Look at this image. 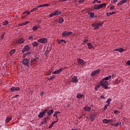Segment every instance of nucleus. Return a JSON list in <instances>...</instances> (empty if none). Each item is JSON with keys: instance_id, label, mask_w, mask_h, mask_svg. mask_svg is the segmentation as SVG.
Segmentation results:
<instances>
[{"instance_id": "obj_1", "label": "nucleus", "mask_w": 130, "mask_h": 130, "mask_svg": "<svg viewBox=\"0 0 130 130\" xmlns=\"http://www.w3.org/2000/svg\"><path fill=\"white\" fill-rule=\"evenodd\" d=\"M100 84L102 85V87H103V88H104L105 90H107V89H110V87L107 86L108 85H109V83L107 81L102 79V80L100 82Z\"/></svg>"}, {"instance_id": "obj_2", "label": "nucleus", "mask_w": 130, "mask_h": 130, "mask_svg": "<svg viewBox=\"0 0 130 130\" xmlns=\"http://www.w3.org/2000/svg\"><path fill=\"white\" fill-rule=\"evenodd\" d=\"M103 25V22L95 23L91 24L92 27H93V30H97L99 29L100 27H101Z\"/></svg>"}, {"instance_id": "obj_3", "label": "nucleus", "mask_w": 130, "mask_h": 130, "mask_svg": "<svg viewBox=\"0 0 130 130\" xmlns=\"http://www.w3.org/2000/svg\"><path fill=\"white\" fill-rule=\"evenodd\" d=\"M106 4H101L99 5H95L93 7L94 10H100V9H102V8H104L106 7Z\"/></svg>"}, {"instance_id": "obj_4", "label": "nucleus", "mask_w": 130, "mask_h": 130, "mask_svg": "<svg viewBox=\"0 0 130 130\" xmlns=\"http://www.w3.org/2000/svg\"><path fill=\"white\" fill-rule=\"evenodd\" d=\"M47 111H48V109L46 108L44 111L39 114L38 117L40 118H43L45 114H46V112H47Z\"/></svg>"}, {"instance_id": "obj_5", "label": "nucleus", "mask_w": 130, "mask_h": 130, "mask_svg": "<svg viewBox=\"0 0 130 130\" xmlns=\"http://www.w3.org/2000/svg\"><path fill=\"white\" fill-rule=\"evenodd\" d=\"M22 64L25 67H30V60L28 58H24L22 60Z\"/></svg>"}, {"instance_id": "obj_6", "label": "nucleus", "mask_w": 130, "mask_h": 130, "mask_svg": "<svg viewBox=\"0 0 130 130\" xmlns=\"http://www.w3.org/2000/svg\"><path fill=\"white\" fill-rule=\"evenodd\" d=\"M71 34H73L72 31H64L62 32V36L63 37H68V36H70Z\"/></svg>"}, {"instance_id": "obj_7", "label": "nucleus", "mask_w": 130, "mask_h": 130, "mask_svg": "<svg viewBox=\"0 0 130 130\" xmlns=\"http://www.w3.org/2000/svg\"><path fill=\"white\" fill-rule=\"evenodd\" d=\"M38 42L40 43H43L45 44V43H47V39L46 38H40L38 40Z\"/></svg>"}, {"instance_id": "obj_8", "label": "nucleus", "mask_w": 130, "mask_h": 130, "mask_svg": "<svg viewBox=\"0 0 130 130\" xmlns=\"http://www.w3.org/2000/svg\"><path fill=\"white\" fill-rule=\"evenodd\" d=\"M30 50V47H29V45H25L23 50H22V53H24V52H27V51H29Z\"/></svg>"}, {"instance_id": "obj_9", "label": "nucleus", "mask_w": 130, "mask_h": 130, "mask_svg": "<svg viewBox=\"0 0 130 130\" xmlns=\"http://www.w3.org/2000/svg\"><path fill=\"white\" fill-rule=\"evenodd\" d=\"M103 123H106L107 124V123H110V122H113V120L112 119H104L102 121Z\"/></svg>"}, {"instance_id": "obj_10", "label": "nucleus", "mask_w": 130, "mask_h": 130, "mask_svg": "<svg viewBox=\"0 0 130 130\" xmlns=\"http://www.w3.org/2000/svg\"><path fill=\"white\" fill-rule=\"evenodd\" d=\"M99 72H100V69H98L96 70H95L94 71L91 72V76L94 77V76H96V75H97Z\"/></svg>"}, {"instance_id": "obj_11", "label": "nucleus", "mask_w": 130, "mask_h": 130, "mask_svg": "<svg viewBox=\"0 0 130 130\" xmlns=\"http://www.w3.org/2000/svg\"><path fill=\"white\" fill-rule=\"evenodd\" d=\"M61 72H62V69H60L58 70H56V71H55L54 72H53L52 73V74L53 75H58V74H60L61 73Z\"/></svg>"}, {"instance_id": "obj_12", "label": "nucleus", "mask_w": 130, "mask_h": 130, "mask_svg": "<svg viewBox=\"0 0 130 130\" xmlns=\"http://www.w3.org/2000/svg\"><path fill=\"white\" fill-rule=\"evenodd\" d=\"M53 112H54V110H53V109L48 110V111L46 112V113L47 115L50 116V115H52V114H53Z\"/></svg>"}, {"instance_id": "obj_13", "label": "nucleus", "mask_w": 130, "mask_h": 130, "mask_svg": "<svg viewBox=\"0 0 130 130\" xmlns=\"http://www.w3.org/2000/svg\"><path fill=\"white\" fill-rule=\"evenodd\" d=\"M43 121L40 122V125L41 124H44V123H47V120H48V117H44Z\"/></svg>"}, {"instance_id": "obj_14", "label": "nucleus", "mask_w": 130, "mask_h": 130, "mask_svg": "<svg viewBox=\"0 0 130 130\" xmlns=\"http://www.w3.org/2000/svg\"><path fill=\"white\" fill-rule=\"evenodd\" d=\"M114 51H119V52H120L121 53H122V52H123V51H125V49H123V48H117L116 49L114 50Z\"/></svg>"}, {"instance_id": "obj_15", "label": "nucleus", "mask_w": 130, "mask_h": 130, "mask_svg": "<svg viewBox=\"0 0 130 130\" xmlns=\"http://www.w3.org/2000/svg\"><path fill=\"white\" fill-rule=\"evenodd\" d=\"M53 15L54 16H59V15H61V12L58 11L57 10H55Z\"/></svg>"}, {"instance_id": "obj_16", "label": "nucleus", "mask_w": 130, "mask_h": 130, "mask_svg": "<svg viewBox=\"0 0 130 130\" xmlns=\"http://www.w3.org/2000/svg\"><path fill=\"white\" fill-rule=\"evenodd\" d=\"M77 61L78 62V63H79V64H85V63H86V62L84 61V60H83L82 59H78L77 60Z\"/></svg>"}, {"instance_id": "obj_17", "label": "nucleus", "mask_w": 130, "mask_h": 130, "mask_svg": "<svg viewBox=\"0 0 130 130\" xmlns=\"http://www.w3.org/2000/svg\"><path fill=\"white\" fill-rule=\"evenodd\" d=\"M127 2L126 0H121L117 4V6H121V5H123V4H125Z\"/></svg>"}, {"instance_id": "obj_18", "label": "nucleus", "mask_w": 130, "mask_h": 130, "mask_svg": "<svg viewBox=\"0 0 130 130\" xmlns=\"http://www.w3.org/2000/svg\"><path fill=\"white\" fill-rule=\"evenodd\" d=\"M72 83H78V78H77V77H76V76L72 77Z\"/></svg>"}, {"instance_id": "obj_19", "label": "nucleus", "mask_w": 130, "mask_h": 130, "mask_svg": "<svg viewBox=\"0 0 130 130\" xmlns=\"http://www.w3.org/2000/svg\"><path fill=\"white\" fill-rule=\"evenodd\" d=\"M24 42H25V39H24L23 38H21L18 41V43L19 44H22V43H24Z\"/></svg>"}, {"instance_id": "obj_20", "label": "nucleus", "mask_w": 130, "mask_h": 130, "mask_svg": "<svg viewBox=\"0 0 130 130\" xmlns=\"http://www.w3.org/2000/svg\"><path fill=\"white\" fill-rule=\"evenodd\" d=\"M89 118L91 121H93V120H95V118H96V114H94L90 116Z\"/></svg>"}, {"instance_id": "obj_21", "label": "nucleus", "mask_w": 130, "mask_h": 130, "mask_svg": "<svg viewBox=\"0 0 130 130\" xmlns=\"http://www.w3.org/2000/svg\"><path fill=\"white\" fill-rule=\"evenodd\" d=\"M57 121H58V119H57L56 121H53V122L51 123L50 126H49L48 128H52V126H53L54 123H56V122H57Z\"/></svg>"}, {"instance_id": "obj_22", "label": "nucleus", "mask_w": 130, "mask_h": 130, "mask_svg": "<svg viewBox=\"0 0 130 130\" xmlns=\"http://www.w3.org/2000/svg\"><path fill=\"white\" fill-rule=\"evenodd\" d=\"M10 120H12V117H7L5 120V123H9Z\"/></svg>"}, {"instance_id": "obj_23", "label": "nucleus", "mask_w": 130, "mask_h": 130, "mask_svg": "<svg viewBox=\"0 0 130 130\" xmlns=\"http://www.w3.org/2000/svg\"><path fill=\"white\" fill-rule=\"evenodd\" d=\"M87 45L88 46L89 49H92V48H94V46H93V45H92L91 43H87Z\"/></svg>"}, {"instance_id": "obj_24", "label": "nucleus", "mask_w": 130, "mask_h": 130, "mask_svg": "<svg viewBox=\"0 0 130 130\" xmlns=\"http://www.w3.org/2000/svg\"><path fill=\"white\" fill-rule=\"evenodd\" d=\"M33 47H37L39 45V44L37 42H34L32 44Z\"/></svg>"}, {"instance_id": "obj_25", "label": "nucleus", "mask_w": 130, "mask_h": 130, "mask_svg": "<svg viewBox=\"0 0 130 130\" xmlns=\"http://www.w3.org/2000/svg\"><path fill=\"white\" fill-rule=\"evenodd\" d=\"M85 111H91V108L89 106H85L84 108Z\"/></svg>"}, {"instance_id": "obj_26", "label": "nucleus", "mask_w": 130, "mask_h": 130, "mask_svg": "<svg viewBox=\"0 0 130 130\" xmlns=\"http://www.w3.org/2000/svg\"><path fill=\"white\" fill-rule=\"evenodd\" d=\"M57 42H58L59 44H60L61 42H63L64 43H67V41H66V40H57Z\"/></svg>"}, {"instance_id": "obj_27", "label": "nucleus", "mask_w": 130, "mask_h": 130, "mask_svg": "<svg viewBox=\"0 0 130 130\" xmlns=\"http://www.w3.org/2000/svg\"><path fill=\"white\" fill-rule=\"evenodd\" d=\"M115 14H116V12H110V13H107V16L108 17H109V16H111V15H115Z\"/></svg>"}, {"instance_id": "obj_28", "label": "nucleus", "mask_w": 130, "mask_h": 130, "mask_svg": "<svg viewBox=\"0 0 130 130\" xmlns=\"http://www.w3.org/2000/svg\"><path fill=\"white\" fill-rule=\"evenodd\" d=\"M58 113H60V112L59 111H55L53 115V116H56V118H57V114H58Z\"/></svg>"}, {"instance_id": "obj_29", "label": "nucleus", "mask_w": 130, "mask_h": 130, "mask_svg": "<svg viewBox=\"0 0 130 130\" xmlns=\"http://www.w3.org/2000/svg\"><path fill=\"white\" fill-rule=\"evenodd\" d=\"M111 99L109 98L108 100L106 101V103H108L107 105L109 106V105H110V102H111Z\"/></svg>"}, {"instance_id": "obj_30", "label": "nucleus", "mask_w": 130, "mask_h": 130, "mask_svg": "<svg viewBox=\"0 0 130 130\" xmlns=\"http://www.w3.org/2000/svg\"><path fill=\"white\" fill-rule=\"evenodd\" d=\"M101 86H102V85L100 83V84L96 85L94 89L95 90H98V89H99V88H100Z\"/></svg>"}, {"instance_id": "obj_31", "label": "nucleus", "mask_w": 130, "mask_h": 130, "mask_svg": "<svg viewBox=\"0 0 130 130\" xmlns=\"http://www.w3.org/2000/svg\"><path fill=\"white\" fill-rule=\"evenodd\" d=\"M14 52H16V50L15 49H12L10 51V55H13V54L14 53Z\"/></svg>"}, {"instance_id": "obj_32", "label": "nucleus", "mask_w": 130, "mask_h": 130, "mask_svg": "<svg viewBox=\"0 0 130 130\" xmlns=\"http://www.w3.org/2000/svg\"><path fill=\"white\" fill-rule=\"evenodd\" d=\"M82 97H83V94L77 93V98H78V99H80V98H82Z\"/></svg>"}, {"instance_id": "obj_33", "label": "nucleus", "mask_w": 130, "mask_h": 130, "mask_svg": "<svg viewBox=\"0 0 130 130\" xmlns=\"http://www.w3.org/2000/svg\"><path fill=\"white\" fill-rule=\"evenodd\" d=\"M38 59H39V57H36L34 59H31V62L34 61L35 62H36V61H38Z\"/></svg>"}, {"instance_id": "obj_34", "label": "nucleus", "mask_w": 130, "mask_h": 130, "mask_svg": "<svg viewBox=\"0 0 130 130\" xmlns=\"http://www.w3.org/2000/svg\"><path fill=\"white\" fill-rule=\"evenodd\" d=\"M49 54V50H46L45 52H44V55L45 56H47V55Z\"/></svg>"}, {"instance_id": "obj_35", "label": "nucleus", "mask_w": 130, "mask_h": 130, "mask_svg": "<svg viewBox=\"0 0 130 130\" xmlns=\"http://www.w3.org/2000/svg\"><path fill=\"white\" fill-rule=\"evenodd\" d=\"M64 20H63V18H59V23H60V24H61L62 23H63V21H64Z\"/></svg>"}, {"instance_id": "obj_36", "label": "nucleus", "mask_w": 130, "mask_h": 130, "mask_svg": "<svg viewBox=\"0 0 130 130\" xmlns=\"http://www.w3.org/2000/svg\"><path fill=\"white\" fill-rule=\"evenodd\" d=\"M32 30H33V31H36V30H38V26H34L32 27Z\"/></svg>"}, {"instance_id": "obj_37", "label": "nucleus", "mask_w": 130, "mask_h": 130, "mask_svg": "<svg viewBox=\"0 0 130 130\" xmlns=\"http://www.w3.org/2000/svg\"><path fill=\"white\" fill-rule=\"evenodd\" d=\"M11 90L12 92H15V91H16V87H11Z\"/></svg>"}, {"instance_id": "obj_38", "label": "nucleus", "mask_w": 130, "mask_h": 130, "mask_svg": "<svg viewBox=\"0 0 130 130\" xmlns=\"http://www.w3.org/2000/svg\"><path fill=\"white\" fill-rule=\"evenodd\" d=\"M37 10H38V8H33L32 9H31L30 12H35V11H37Z\"/></svg>"}, {"instance_id": "obj_39", "label": "nucleus", "mask_w": 130, "mask_h": 130, "mask_svg": "<svg viewBox=\"0 0 130 130\" xmlns=\"http://www.w3.org/2000/svg\"><path fill=\"white\" fill-rule=\"evenodd\" d=\"M8 24H9V21H5L3 22V25H4V26L8 25Z\"/></svg>"}, {"instance_id": "obj_40", "label": "nucleus", "mask_w": 130, "mask_h": 130, "mask_svg": "<svg viewBox=\"0 0 130 130\" xmlns=\"http://www.w3.org/2000/svg\"><path fill=\"white\" fill-rule=\"evenodd\" d=\"M94 16H95V13H91L90 14V18H93V17H94Z\"/></svg>"}, {"instance_id": "obj_41", "label": "nucleus", "mask_w": 130, "mask_h": 130, "mask_svg": "<svg viewBox=\"0 0 130 130\" xmlns=\"http://www.w3.org/2000/svg\"><path fill=\"white\" fill-rule=\"evenodd\" d=\"M100 98L101 99H103V100L106 99V98L104 96V95H101Z\"/></svg>"}, {"instance_id": "obj_42", "label": "nucleus", "mask_w": 130, "mask_h": 130, "mask_svg": "<svg viewBox=\"0 0 130 130\" xmlns=\"http://www.w3.org/2000/svg\"><path fill=\"white\" fill-rule=\"evenodd\" d=\"M21 88L19 87H15V91H20Z\"/></svg>"}, {"instance_id": "obj_43", "label": "nucleus", "mask_w": 130, "mask_h": 130, "mask_svg": "<svg viewBox=\"0 0 130 130\" xmlns=\"http://www.w3.org/2000/svg\"><path fill=\"white\" fill-rule=\"evenodd\" d=\"M120 124H121V122L119 123H117L116 124H115V126H118V125H120Z\"/></svg>"}, {"instance_id": "obj_44", "label": "nucleus", "mask_w": 130, "mask_h": 130, "mask_svg": "<svg viewBox=\"0 0 130 130\" xmlns=\"http://www.w3.org/2000/svg\"><path fill=\"white\" fill-rule=\"evenodd\" d=\"M78 3H79V4H81L82 3H85V0H79L78 1Z\"/></svg>"}, {"instance_id": "obj_45", "label": "nucleus", "mask_w": 130, "mask_h": 130, "mask_svg": "<svg viewBox=\"0 0 130 130\" xmlns=\"http://www.w3.org/2000/svg\"><path fill=\"white\" fill-rule=\"evenodd\" d=\"M103 80H104V81H108V80H109V79L108 78V77L107 76L106 77H105L104 79H103Z\"/></svg>"}, {"instance_id": "obj_46", "label": "nucleus", "mask_w": 130, "mask_h": 130, "mask_svg": "<svg viewBox=\"0 0 130 130\" xmlns=\"http://www.w3.org/2000/svg\"><path fill=\"white\" fill-rule=\"evenodd\" d=\"M108 106H109L106 104V105L105 106L104 108V110H106V109H107V107H108Z\"/></svg>"}, {"instance_id": "obj_47", "label": "nucleus", "mask_w": 130, "mask_h": 130, "mask_svg": "<svg viewBox=\"0 0 130 130\" xmlns=\"http://www.w3.org/2000/svg\"><path fill=\"white\" fill-rule=\"evenodd\" d=\"M27 11L26 10L25 11H24V12L23 13V14L24 15H25V16L27 17Z\"/></svg>"}, {"instance_id": "obj_48", "label": "nucleus", "mask_w": 130, "mask_h": 130, "mask_svg": "<svg viewBox=\"0 0 130 130\" xmlns=\"http://www.w3.org/2000/svg\"><path fill=\"white\" fill-rule=\"evenodd\" d=\"M54 78H55V76L54 75H52V76L49 80H53Z\"/></svg>"}, {"instance_id": "obj_49", "label": "nucleus", "mask_w": 130, "mask_h": 130, "mask_svg": "<svg viewBox=\"0 0 130 130\" xmlns=\"http://www.w3.org/2000/svg\"><path fill=\"white\" fill-rule=\"evenodd\" d=\"M88 41H89V40L88 39H85L84 41H83V42L84 43H87V42H88Z\"/></svg>"}, {"instance_id": "obj_50", "label": "nucleus", "mask_w": 130, "mask_h": 130, "mask_svg": "<svg viewBox=\"0 0 130 130\" xmlns=\"http://www.w3.org/2000/svg\"><path fill=\"white\" fill-rule=\"evenodd\" d=\"M27 24H29V21H25L23 22V25H27Z\"/></svg>"}, {"instance_id": "obj_51", "label": "nucleus", "mask_w": 130, "mask_h": 130, "mask_svg": "<svg viewBox=\"0 0 130 130\" xmlns=\"http://www.w3.org/2000/svg\"><path fill=\"white\" fill-rule=\"evenodd\" d=\"M5 34H6V33H4L2 36H1V38L2 39H4V37H5Z\"/></svg>"}, {"instance_id": "obj_52", "label": "nucleus", "mask_w": 130, "mask_h": 130, "mask_svg": "<svg viewBox=\"0 0 130 130\" xmlns=\"http://www.w3.org/2000/svg\"><path fill=\"white\" fill-rule=\"evenodd\" d=\"M43 7H44V5L43 4V5H41L40 6H37V8H42Z\"/></svg>"}, {"instance_id": "obj_53", "label": "nucleus", "mask_w": 130, "mask_h": 130, "mask_svg": "<svg viewBox=\"0 0 130 130\" xmlns=\"http://www.w3.org/2000/svg\"><path fill=\"white\" fill-rule=\"evenodd\" d=\"M33 38H34V36H32L29 37L28 39L29 40H31V39H33Z\"/></svg>"}, {"instance_id": "obj_54", "label": "nucleus", "mask_w": 130, "mask_h": 130, "mask_svg": "<svg viewBox=\"0 0 130 130\" xmlns=\"http://www.w3.org/2000/svg\"><path fill=\"white\" fill-rule=\"evenodd\" d=\"M98 2V0H94L92 4H96Z\"/></svg>"}, {"instance_id": "obj_55", "label": "nucleus", "mask_w": 130, "mask_h": 130, "mask_svg": "<svg viewBox=\"0 0 130 130\" xmlns=\"http://www.w3.org/2000/svg\"><path fill=\"white\" fill-rule=\"evenodd\" d=\"M53 16H54V14H53V13L50 14L49 17L50 18H51V17H53Z\"/></svg>"}, {"instance_id": "obj_56", "label": "nucleus", "mask_w": 130, "mask_h": 130, "mask_svg": "<svg viewBox=\"0 0 130 130\" xmlns=\"http://www.w3.org/2000/svg\"><path fill=\"white\" fill-rule=\"evenodd\" d=\"M20 96V94H16L14 96V98H18Z\"/></svg>"}, {"instance_id": "obj_57", "label": "nucleus", "mask_w": 130, "mask_h": 130, "mask_svg": "<svg viewBox=\"0 0 130 130\" xmlns=\"http://www.w3.org/2000/svg\"><path fill=\"white\" fill-rule=\"evenodd\" d=\"M43 5H44V7H49V4H43Z\"/></svg>"}, {"instance_id": "obj_58", "label": "nucleus", "mask_w": 130, "mask_h": 130, "mask_svg": "<svg viewBox=\"0 0 130 130\" xmlns=\"http://www.w3.org/2000/svg\"><path fill=\"white\" fill-rule=\"evenodd\" d=\"M114 113H115V114H116L117 113H118V111H117V110H115V111H114Z\"/></svg>"}, {"instance_id": "obj_59", "label": "nucleus", "mask_w": 130, "mask_h": 130, "mask_svg": "<svg viewBox=\"0 0 130 130\" xmlns=\"http://www.w3.org/2000/svg\"><path fill=\"white\" fill-rule=\"evenodd\" d=\"M114 8H115L114 6H112L110 7V10H114Z\"/></svg>"}, {"instance_id": "obj_60", "label": "nucleus", "mask_w": 130, "mask_h": 130, "mask_svg": "<svg viewBox=\"0 0 130 130\" xmlns=\"http://www.w3.org/2000/svg\"><path fill=\"white\" fill-rule=\"evenodd\" d=\"M79 120H82L83 119V116H80L79 118Z\"/></svg>"}, {"instance_id": "obj_61", "label": "nucleus", "mask_w": 130, "mask_h": 130, "mask_svg": "<svg viewBox=\"0 0 130 130\" xmlns=\"http://www.w3.org/2000/svg\"><path fill=\"white\" fill-rule=\"evenodd\" d=\"M29 54H31V52H28L25 54V55H29Z\"/></svg>"}, {"instance_id": "obj_62", "label": "nucleus", "mask_w": 130, "mask_h": 130, "mask_svg": "<svg viewBox=\"0 0 130 130\" xmlns=\"http://www.w3.org/2000/svg\"><path fill=\"white\" fill-rule=\"evenodd\" d=\"M107 77H108L109 80H110V79H111V75H109V76H108Z\"/></svg>"}, {"instance_id": "obj_63", "label": "nucleus", "mask_w": 130, "mask_h": 130, "mask_svg": "<svg viewBox=\"0 0 130 130\" xmlns=\"http://www.w3.org/2000/svg\"><path fill=\"white\" fill-rule=\"evenodd\" d=\"M117 2V0H113V3L115 4Z\"/></svg>"}, {"instance_id": "obj_64", "label": "nucleus", "mask_w": 130, "mask_h": 130, "mask_svg": "<svg viewBox=\"0 0 130 130\" xmlns=\"http://www.w3.org/2000/svg\"><path fill=\"white\" fill-rule=\"evenodd\" d=\"M26 16H22L21 17V19H25V18H26Z\"/></svg>"}]
</instances>
